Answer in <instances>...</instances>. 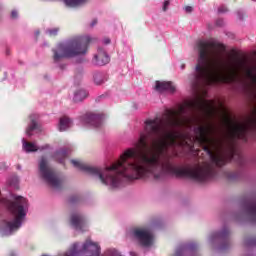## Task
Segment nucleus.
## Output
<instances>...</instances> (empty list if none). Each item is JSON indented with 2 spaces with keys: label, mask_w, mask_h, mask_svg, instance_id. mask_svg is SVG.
I'll return each instance as SVG.
<instances>
[{
  "label": "nucleus",
  "mask_w": 256,
  "mask_h": 256,
  "mask_svg": "<svg viewBox=\"0 0 256 256\" xmlns=\"http://www.w3.org/2000/svg\"><path fill=\"white\" fill-rule=\"evenodd\" d=\"M213 103L203 98H198L181 106L179 112L168 111L165 120L158 118L146 120L144 132L140 133L135 148H129L120 156H172L167 152L171 145L181 139L182 134L175 130L176 127H191L197 121V113H211Z\"/></svg>",
  "instance_id": "nucleus-1"
},
{
  "label": "nucleus",
  "mask_w": 256,
  "mask_h": 256,
  "mask_svg": "<svg viewBox=\"0 0 256 256\" xmlns=\"http://www.w3.org/2000/svg\"><path fill=\"white\" fill-rule=\"evenodd\" d=\"M91 42H93V38L90 36H78L66 43L58 44L56 48L52 49L54 63H59L63 59L86 55Z\"/></svg>",
  "instance_id": "nucleus-2"
},
{
  "label": "nucleus",
  "mask_w": 256,
  "mask_h": 256,
  "mask_svg": "<svg viewBox=\"0 0 256 256\" xmlns=\"http://www.w3.org/2000/svg\"><path fill=\"white\" fill-rule=\"evenodd\" d=\"M38 170L40 177L44 179L48 185H51V187H54L55 189H59V187H61V180H59L57 172H55V169L49 166V160H47L45 156L40 158Z\"/></svg>",
  "instance_id": "nucleus-3"
},
{
  "label": "nucleus",
  "mask_w": 256,
  "mask_h": 256,
  "mask_svg": "<svg viewBox=\"0 0 256 256\" xmlns=\"http://www.w3.org/2000/svg\"><path fill=\"white\" fill-rule=\"evenodd\" d=\"M133 235L143 247H151V245H153V234L151 233V230L145 228H135L133 230Z\"/></svg>",
  "instance_id": "nucleus-4"
},
{
  "label": "nucleus",
  "mask_w": 256,
  "mask_h": 256,
  "mask_svg": "<svg viewBox=\"0 0 256 256\" xmlns=\"http://www.w3.org/2000/svg\"><path fill=\"white\" fill-rule=\"evenodd\" d=\"M212 239H220V241H223L224 243L220 246V251H225L226 249H229L230 243H229V229L224 228L221 232H216L212 235Z\"/></svg>",
  "instance_id": "nucleus-5"
},
{
  "label": "nucleus",
  "mask_w": 256,
  "mask_h": 256,
  "mask_svg": "<svg viewBox=\"0 0 256 256\" xmlns=\"http://www.w3.org/2000/svg\"><path fill=\"white\" fill-rule=\"evenodd\" d=\"M103 119H105L104 114L97 113H87L86 114V122L93 127H101L103 125Z\"/></svg>",
  "instance_id": "nucleus-6"
},
{
  "label": "nucleus",
  "mask_w": 256,
  "mask_h": 256,
  "mask_svg": "<svg viewBox=\"0 0 256 256\" xmlns=\"http://www.w3.org/2000/svg\"><path fill=\"white\" fill-rule=\"evenodd\" d=\"M155 89L160 93L163 91H168L169 93H175V85L173 82H166V81H156Z\"/></svg>",
  "instance_id": "nucleus-7"
},
{
  "label": "nucleus",
  "mask_w": 256,
  "mask_h": 256,
  "mask_svg": "<svg viewBox=\"0 0 256 256\" xmlns=\"http://www.w3.org/2000/svg\"><path fill=\"white\" fill-rule=\"evenodd\" d=\"M94 59L96 61V65H99L100 67L107 65L110 61L109 55H107V52H105L103 48L98 49V53L94 56Z\"/></svg>",
  "instance_id": "nucleus-8"
},
{
  "label": "nucleus",
  "mask_w": 256,
  "mask_h": 256,
  "mask_svg": "<svg viewBox=\"0 0 256 256\" xmlns=\"http://www.w3.org/2000/svg\"><path fill=\"white\" fill-rule=\"evenodd\" d=\"M72 227L76 228L78 231H83L85 227V218L80 214H73L70 219Z\"/></svg>",
  "instance_id": "nucleus-9"
},
{
  "label": "nucleus",
  "mask_w": 256,
  "mask_h": 256,
  "mask_svg": "<svg viewBox=\"0 0 256 256\" xmlns=\"http://www.w3.org/2000/svg\"><path fill=\"white\" fill-rule=\"evenodd\" d=\"M197 251L196 244H190L188 246H180L176 249L175 256H183L185 253H195Z\"/></svg>",
  "instance_id": "nucleus-10"
},
{
  "label": "nucleus",
  "mask_w": 256,
  "mask_h": 256,
  "mask_svg": "<svg viewBox=\"0 0 256 256\" xmlns=\"http://www.w3.org/2000/svg\"><path fill=\"white\" fill-rule=\"evenodd\" d=\"M22 143L23 149L26 151V153H35L36 151H39V148H37L33 142H27L25 139H23Z\"/></svg>",
  "instance_id": "nucleus-11"
},
{
  "label": "nucleus",
  "mask_w": 256,
  "mask_h": 256,
  "mask_svg": "<svg viewBox=\"0 0 256 256\" xmlns=\"http://www.w3.org/2000/svg\"><path fill=\"white\" fill-rule=\"evenodd\" d=\"M69 127H71V119L67 116L60 118L59 131H67Z\"/></svg>",
  "instance_id": "nucleus-12"
},
{
  "label": "nucleus",
  "mask_w": 256,
  "mask_h": 256,
  "mask_svg": "<svg viewBox=\"0 0 256 256\" xmlns=\"http://www.w3.org/2000/svg\"><path fill=\"white\" fill-rule=\"evenodd\" d=\"M87 98V91L85 90H78L74 94V101L75 103H79L83 101V99Z\"/></svg>",
  "instance_id": "nucleus-13"
},
{
  "label": "nucleus",
  "mask_w": 256,
  "mask_h": 256,
  "mask_svg": "<svg viewBox=\"0 0 256 256\" xmlns=\"http://www.w3.org/2000/svg\"><path fill=\"white\" fill-rule=\"evenodd\" d=\"M54 158L58 163H65V159H67V150H60L56 152Z\"/></svg>",
  "instance_id": "nucleus-14"
},
{
  "label": "nucleus",
  "mask_w": 256,
  "mask_h": 256,
  "mask_svg": "<svg viewBox=\"0 0 256 256\" xmlns=\"http://www.w3.org/2000/svg\"><path fill=\"white\" fill-rule=\"evenodd\" d=\"M67 7H79V5H83L87 0H63Z\"/></svg>",
  "instance_id": "nucleus-15"
},
{
  "label": "nucleus",
  "mask_w": 256,
  "mask_h": 256,
  "mask_svg": "<svg viewBox=\"0 0 256 256\" xmlns=\"http://www.w3.org/2000/svg\"><path fill=\"white\" fill-rule=\"evenodd\" d=\"M36 129H39V124L37 123V121L31 120V124L26 129V135H28V137H31V135H33V131H35Z\"/></svg>",
  "instance_id": "nucleus-16"
},
{
  "label": "nucleus",
  "mask_w": 256,
  "mask_h": 256,
  "mask_svg": "<svg viewBox=\"0 0 256 256\" xmlns=\"http://www.w3.org/2000/svg\"><path fill=\"white\" fill-rule=\"evenodd\" d=\"M93 78H94V83L96 85H101L102 83H104L103 75L99 72L94 73Z\"/></svg>",
  "instance_id": "nucleus-17"
},
{
  "label": "nucleus",
  "mask_w": 256,
  "mask_h": 256,
  "mask_svg": "<svg viewBox=\"0 0 256 256\" xmlns=\"http://www.w3.org/2000/svg\"><path fill=\"white\" fill-rule=\"evenodd\" d=\"M244 244L246 247H253L256 245V238L255 237H246L244 239Z\"/></svg>",
  "instance_id": "nucleus-18"
},
{
  "label": "nucleus",
  "mask_w": 256,
  "mask_h": 256,
  "mask_svg": "<svg viewBox=\"0 0 256 256\" xmlns=\"http://www.w3.org/2000/svg\"><path fill=\"white\" fill-rule=\"evenodd\" d=\"M225 177L229 179L230 181H235L237 177H239V173L237 172H225Z\"/></svg>",
  "instance_id": "nucleus-19"
},
{
  "label": "nucleus",
  "mask_w": 256,
  "mask_h": 256,
  "mask_svg": "<svg viewBox=\"0 0 256 256\" xmlns=\"http://www.w3.org/2000/svg\"><path fill=\"white\" fill-rule=\"evenodd\" d=\"M105 256H122L120 253L117 252L115 249H109L105 252Z\"/></svg>",
  "instance_id": "nucleus-20"
},
{
  "label": "nucleus",
  "mask_w": 256,
  "mask_h": 256,
  "mask_svg": "<svg viewBox=\"0 0 256 256\" xmlns=\"http://www.w3.org/2000/svg\"><path fill=\"white\" fill-rule=\"evenodd\" d=\"M57 33H59V28H53V29L48 30V35L50 37L57 36Z\"/></svg>",
  "instance_id": "nucleus-21"
},
{
  "label": "nucleus",
  "mask_w": 256,
  "mask_h": 256,
  "mask_svg": "<svg viewBox=\"0 0 256 256\" xmlns=\"http://www.w3.org/2000/svg\"><path fill=\"white\" fill-rule=\"evenodd\" d=\"M227 11H228V9H227L226 6H220V7L218 8V12H219V13H227Z\"/></svg>",
  "instance_id": "nucleus-22"
},
{
  "label": "nucleus",
  "mask_w": 256,
  "mask_h": 256,
  "mask_svg": "<svg viewBox=\"0 0 256 256\" xmlns=\"http://www.w3.org/2000/svg\"><path fill=\"white\" fill-rule=\"evenodd\" d=\"M169 5H170L169 0H166V1L164 2L162 11H167V9L169 8Z\"/></svg>",
  "instance_id": "nucleus-23"
},
{
  "label": "nucleus",
  "mask_w": 256,
  "mask_h": 256,
  "mask_svg": "<svg viewBox=\"0 0 256 256\" xmlns=\"http://www.w3.org/2000/svg\"><path fill=\"white\" fill-rule=\"evenodd\" d=\"M184 10H185L187 13H193V7H192V6H185Z\"/></svg>",
  "instance_id": "nucleus-24"
},
{
  "label": "nucleus",
  "mask_w": 256,
  "mask_h": 256,
  "mask_svg": "<svg viewBox=\"0 0 256 256\" xmlns=\"http://www.w3.org/2000/svg\"><path fill=\"white\" fill-rule=\"evenodd\" d=\"M216 25H217V27H223V20L222 19H218L216 21Z\"/></svg>",
  "instance_id": "nucleus-25"
},
{
  "label": "nucleus",
  "mask_w": 256,
  "mask_h": 256,
  "mask_svg": "<svg viewBox=\"0 0 256 256\" xmlns=\"http://www.w3.org/2000/svg\"><path fill=\"white\" fill-rule=\"evenodd\" d=\"M11 17H12V19H17V11L13 10L11 12Z\"/></svg>",
  "instance_id": "nucleus-26"
},
{
  "label": "nucleus",
  "mask_w": 256,
  "mask_h": 256,
  "mask_svg": "<svg viewBox=\"0 0 256 256\" xmlns=\"http://www.w3.org/2000/svg\"><path fill=\"white\" fill-rule=\"evenodd\" d=\"M98 21L97 19H93L92 22L90 23V27H95V25H97Z\"/></svg>",
  "instance_id": "nucleus-27"
},
{
  "label": "nucleus",
  "mask_w": 256,
  "mask_h": 256,
  "mask_svg": "<svg viewBox=\"0 0 256 256\" xmlns=\"http://www.w3.org/2000/svg\"><path fill=\"white\" fill-rule=\"evenodd\" d=\"M104 43H105V45H109V43H111V39L105 38Z\"/></svg>",
  "instance_id": "nucleus-28"
},
{
  "label": "nucleus",
  "mask_w": 256,
  "mask_h": 256,
  "mask_svg": "<svg viewBox=\"0 0 256 256\" xmlns=\"http://www.w3.org/2000/svg\"><path fill=\"white\" fill-rule=\"evenodd\" d=\"M130 255H131V256H137V253H135V252H130Z\"/></svg>",
  "instance_id": "nucleus-29"
},
{
  "label": "nucleus",
  "mask_w": 256,
  "mask_h": 256,
  "mask_svg": "<svg viewBox=\"0 0 256 256\" xmlns=\"http://www.w3.org/2000/svg\"><path fill=\"white\" fill-rule=\"evenodd\" d=\"M238 17L239 19H243V17H241V12H238Z\"/></svg>",
  "instance_id": "nucleus-30"
},
{
  "label": "nucleus",
  "mask_w": 256,
  "mask_h": 256,
  "mask_svg": "<svg viewBox=\"0 0 256 256\" xmlns=\"http://www.w3.org/2000/svg\"><path fill=\"white\" fill-rule=\"evenodd\" d=\"M47 148H49V145L42 147V149H47Z\"/></svg>",
  "instance_id": "nucleus-31"
},
{
  "label": "nucleus",
  "mask_w": 256,
  "mask_h": 256,
  "mask_svg": "<svg viewBox=\"0 0 256 256\" xmlns=\"http://www.w3.org/2000/svg\"><path fill=\"white\" fill-rule=\"evenodd\" d=\"M181 69H185V64H182V65H181Z\"/></svg>",
  "instance_id": "nucleus-32"
},
{
  "label": "nucleus",
  "mask_w": 256,
  "mask_h": 256,
  "mask_svg": "<svg viewBox=\"0 0 256 256\" xmlns=\"http://www.w3.org/2000/svg\"><path fill=\"white\" fill-rule=\"evenodd\" d=\"M71 203H75V200L73 198H71Z\"/></svg>",
  "instance_id": "nucleus-33"
},
{
  "label": "nucleus",
  "mask_w": 256,
  "mask_h": 256,
  "mask_svg": "<svg viewBox=\"0 0 256 256\" xmlns=\"http://www.w3.org/2000/svg\"><path fill=\"white\" fill-rule=\"evenodd\" d=\"M36 35H39V32H37Z\"/></svg>",
  "instance_id": "nucleus-34"
}]
</instances>
